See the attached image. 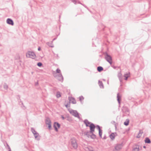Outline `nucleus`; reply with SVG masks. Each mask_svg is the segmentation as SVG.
<instances>
[{
	"instance_id": "f257e3e1",
	"label": "nucleus",
	"mask_w": 151,
	"mask_h": 151,
	"mask_svg": "<svg viewBox=\"0 0 151 151\" xmlns=\"http://www.w3.org/2000/svg\"><path fill=\"white\" fill-rule=\"evenodd\" d=\"M83 122L86 127H90V131L91 133H93L94 132L95 129L96 127V126L94 124L91 122H89L87 119H85L83 121Z\"/></svg>"
},
{
	"instance_id": "f03ea898",
	"label": "nucleus",
	"mask_w": 151,
	"mask_h": 151,
	"mask_svg": "<svg viewBox=\"0 0 151 151\" xmlns=\"http://www.w3.org/2000/svg\"><path fill=\"white\" fill-rule=\"evenodd\" d=\"M105 55V60L111 65L112 63V59L111 55H109L107 52H106L104 53Z\"/></svg>"
},
{
	"instance_id": "7ed1b4c3",
	"label": "nucleus",
	"mask_w": 151,
	"mask_h": 151,
	"mask_svg": "<svg viewBox=\"0 0 151 151\" xmlns=\"http://www.w3.org/2000/svg\"><path fill=\"white\" fill-rule=\"evenodd\" d=\"M124 145L123 142L121 144H117L114 146V149L113 151H119L121 150Z\"/></svg>"
},
{
	"instance_id": "20e7f679",
	"label": "nucleus",
	"mask_w": 151,
	"mask_h": 151,
	"mask_svg": "<svg viewBox=\"0 0 151 151\" xmlns=\"http://www.w3.org/2000/svg\"><path fill=\"white\" fill-rule=\"evenodd\" d=\"M27 57L34 59L36 57V55L33 52L28 51L26 54Z\"/></svg>"
},
{
	"instance_id": "39448f33",
	"label": "nucleus",
	"mask_w": 151,
	"mask_h": 151,
	"mask_svg": "<svg viewBox=\"0 0 151 151\" xmlns=\"http://www.w3.org/2000/svg\"><path fill=\"white\" fill-rule=\"evenodd\" d=\"M69 111L70 113L73 115L78 118L79 119H80V118L79 116L78 113L76 110H74L71 109L70 111Z\"/></svg>"
},
{
	"instance_id": "423d86ee",
	"label": "nucleus",
	"mask_w": 151,
	"mask_h": 151,
	"mask_svg": "<svg viewBox=\"0 0 151 151\" xmlns=\"http://www.w3.org/2000/svg\"><path fill=\"white\" fill-rule=\"evenodd\" d=\"M132 151H139L142 149V147L137 145H134L132 147Z\"/></svg>"
},
{
	"instance_id": "0eeeda50",
	"label": "nucleus",
	"mask_w": 151,
	"mask_h": 151,
	"mask_svg": "<svg viewBox=\"0 0 151 151\" xmlns=\"http://www.w3.org/2000/svg\"><path fill=\"white\" fill-rule=\"evenodd\" d=\"M54 76L59 81H60L61 82H63V78L61 73L55 76L54 75Z\"/></svg>"
},
{
	"instance_id": "6e6552de",
	"label": "nucleus",
	"mask_w": 151,
	"mask_h": 151,
	"mask_svg": "<svg viewBox=\"0 0 151 151\" xmlns=\"http://www.w3.org/2000/svg\"><path fill=\"white\" fill-rule=\"evenodd\" d=\"M96 127L99 130V137L100 138H102V130L101 129V128H102V127H100L99 125H96Z\"/></svg>"
},
{
	"instance_id": "1a4fd4ad",
	"label": "nucleus",
	"mask_w": 151,
	"mask_h": 151,
	"mask_svg": "<svg viewBox=\"0 0 151 151\" xmlns=\"http://www.w3.org/2000/svg\"><path fill=\"white\" fill-rule=\"evenodd\" d=\"M60 124L57 122H55L54 123L53 127L56 132H58V128L57 127L59 128L60 127Z\"/></svg>"
},
{
	"instance_id": "9d476101",
	"label": "nucleus",
	"mask_w": 151,
	"mask_h": 151,
	"mask_svg": "<svg viewBox=\"0 0 151 151\" xmlns=\"http://www.w3.org/2000/svg\"><path fill=\"white\" fill-rule=\"evenodd\" d=\"M7 24H9L13 26L14 25V23L13 20L10 18H8L6 21Z\"/></svg>"
},
{
	"instance_id": "9b49d317",
	"label": "nucleus",
	"mask_w": 151,
	"mask_h": 151,
	"mask_svg": "<svg viewBox=\"0 0 151 151\" xmlns=\"http://www.w3.org/2000/svg\"><path fill=\"white\" fill-rule=\"evenodd\" d=\"M71 145L75 149H76L78 147V144L77 142H71Z\"/></svg>"
},
{
	"instance_id": "f8f14e48",
	"label": "nucleus",
	"mask_w": 151,
	"mask_h": 151,
	"mask_svg": "<svg viewBox=\"0 0 151 151\" xmlns=\"http://www.w3.org/2000/svg\"><path fill=\"white\" fill-rule=\"evenodd\" d=\"M117 100L118 101V103L120 105V102L121 101V95H120L119 93H118L117 94Z\"/></svg>"
},
{
	"instance_id": "ddd939ff",
	"label": "nucleus",
	"mask_w": 151,
	"mask_h": 151,
	"mask_svg": "<svg viewBox=\"0 0 151 151\" xmlns=\"http://www.w3.org/2000/svg\"><path fill=\"white\" fill-rule=\"evenodd\" d=\"M115 134H116V133H112L109 135V137L112 140H113L115 138Z\"/></svg>"
},
{
	"instance_id": "4468645a",
	"label": "nucleus",
	"mask_w": 151,
	"mask_h": 151,
	"mask_svg": "<svg viewBox=\"0 0 151 151\" xmlns=\"http://www.w3.org/2000/svg\"><path fill=\"white\" fill-rule=\"evenodd\" d=\"M33 134L35 139H36L37 140H39L40 139V137L39 134L37 132Z\"/></svg>"
},
{
	"instance_id": "2eb2a0df",
	"label": "nucleus",
	"mask_w": 151,
	"mask_h": 151,
	"mask_svg": "<svg viewBox=\"0 0 151 151\" xmlns=\"http://www.w3.org/2000/svg\"><path fill=\"white\" fill-rule=\"evenodd\" d=\"M4 145L5 146L6 148V149L9 150V151H11V149L8 145V144L6 142L4 144Z\"/></svg>"
},
{
	"instance_id": "dca6fc26",
	"label": "nucleus",
	"mask_w": 151,
	"mask_h": 151,
	"mask_svg": "<svg viewBox=\"0 0 151 151\" xmlns=\"http://www.w3.org/2000/svg\"><path fill=\"white\" fill-rule=\"evenodd\" d=\"M71 1L75 4H76L77 3L80 4L81 5L82 4L81 3V2L78 0H72Z\"/></svg>"
},
{
	"instance_id": "f3484780",
	"label": "nucleus",
	"mask_w": 151,
	"mask_h": 151,
	"mask_svg": "<svg viewBox=\"0 0 151 151\" xmlns=\"http://www.w3.org/2000/svg\"><path fill=\"white\" fill-rule=\"evenodd\" d=\"M97 70L99 72H101L103 70V68L102 67L99 66L97 67Z\"/></svg>"
},
{
	"instance_id": "a211bd4d",
	"label": "nucleus",
	"mask_w": 151,
	"mask_h": 151,
	"mask_svg": "<svg viewBox=\"0 0 151 151\" xmlns=\"http://www.w3.org/2000/svg\"><path fill=\"white\" fill-rule=\"evenodd\" d=\"M129 120L128 119H126L125 121L124 122V124L126 126H127L129 124Z\"/></svg>"
},
{
	"instance_id": "6ab92c4d",
	"label": "nucleus",
	"mask_w": 151,
	"mask_h": 151,
	"mask_svg": "<svg viewBox=\"0 0 151 151\" xmlns=\"http://www.w3.org/2000/svg\"><path fill=\"white\" fill-rule=\"evenodd\" d=\"M99 84L100 88H103L104 87L103 83L102 81H99Z\"/></svg>"
},
{
	"instance_id": "aec40b11",
	"label": "nucleus",
	"mask_w": 151,
	"mask_h": 151,
	"mask_svg": "<svg viewBox=\"0 0 151 151\" xmlns=\"http://www.w3.org/2000/svg\"><path fill=\"white\" fill-rule=\"evenodd\" d=\"M56 96V97L58 98L61 97V95L60 92L59 91L57 92Z\"/></svg>"
},
{
	"instance_id": "412c9836",
	"label": "nucleus",
	"mask_w": 151,
	"mask_h": 151,
	"mask_svg": "<svg viewBox=\"0 0 151 151\" xmlns=\"http://www.w3.org/2000/svg\"><path fill=\"white\" fill-rule=\"evenodd\" d=\"M84 134L86 135L88 137L89 136H90V134H91V132L89 131L85 132H84Z\"/></svg>"
},
{
	"instance_id": "4be33fe9",
	"label": "nucleus",
	"mask_w": 151,
	"mask_h": 151,
	"mask_svg": "<svg viewBox=\"0 0 151 151\" xmlns=\"http://www.w3.org/2000/svg\"><path fill=\"white\" fill-rule=\"evenodd\" d=\"M4 88L5 89L7 90L8 88V85L6 83H4Z\"/></svg>"
},
{
	"instance_id": "5701e85b",
	"label": "nucleus",
	"mask_w": 151,
	"mask_h": 151,
	"mask_svg": "<svg viewBox=\"0 0 151 151\" xmlns=\"http://www.w3.org/2000/svg\"><path fill=\"white\" fill-rule=\"evenodd\" d=\"M71 103L73 104H76V101L75 99L72 97L71 99Z\"/></svg>"
},
{
	"instance_id": "b1692460",
	"label": "nucleus",
	"mask_w": 151,
	"mask_h": 151,
	"mask_svg": "<svg viewBox=\"0 0 151 151\" xmlns=\"http://www.w3.org/2000/svg\"><path fill=\"white\" fill-rule=\"evenodd\" d=\"M91 135H90V136L91 137V138H92V139H95V138H96V135L94 134H93V133H91Z\"/></svg>"
},
{
	"instance_id": "393cba45",
	"label": "nucleus",
	"mask_w": 151,
	"mask_h": 151,
	"mask_svg": "<svg viewBox=\"0 0 151 151\" xmlns=\"http://www.w3.org/2000/svg\"><path fill=\"white\" fill-rule=\"evenodd\" d=\"M45 123L46 124H47L49 123H51V122L49 119H47L46 120Z\"/></svg>"
},
{
	"instance_id": "a878e982",
	"label": "nucleus",
	"mask_w": 151,
	"mask_h": 151,
	"mask_svg": "<svg viewBox=\"0 0 151 151\" xmlns=\"http://www.w3.org/2000/svg\"><path fill=\"white\" fill-rule=\"evenodd\" d=\"M124 77L125 78L124 79L125 80H127L128 78L129 77V76L127 73H126L124 75Z\"/></svg>"
},
{
	"instance_id": "bb28decb",
	"label": "nucleus",
	"mask_w": 151,
	"mask_h": 151,
	"mask_svg": "<svg viewBox=\"0 0 151 151\" xmlns=\"http://www.w3.org/2000/svg\"><path fill=\"white\" fill-rule=\"evenodd\" d=\"M21 104L22 105V106H21V107L24 110H25L26 109V107L24 106V105L23 102H22V101H21Z\"/></svg>"
},
{
	"instance_id": "cd10ccee",
	"label": "nucleus",
	"mask_w": 151,
	"mask_h": 151,
	"mask_svg": "<svg viewBox=\"0 0 151 151\" xmlns=\"http://www.w3.org/2000/svg\"><path fill=\"white\" fill-rule=\"evenodd\" d=\"M31 131L32 132V133H33V134H35V133H36L37 132L35 130V129L33 128L32 127L31 128Z\"/></svg>"
},
{
	"instance_id": "c85d7f7f",
	"label": "nucleus",
	"mask_w": 151,
	"mask_h": 151,
	"mask_svg": "<svg viewBox=\"0 0 151 151\" xmlns=\"http://www.w3.org/2000/svg\"><path fill=\"white\" fill-rule=\"evenodd\" d=\"M144 142H151L150 139L148 137H146Z\"/></svg>"
},
{
	"instance_id": "c756f323",
	"label": "nucleus",
	"mask_w": 151,
	"mask_h": 151,
	"mask_svg": "<svg viewBox=\"0 0 151 151\" xmlns=\"http://www.w3.org/2000/svg\"><path fill=\"white\" fill-rule=\"evenodd\" d=\"M47 125H48V128L49 130H50L51 129H52V126L51 125V123H49L48 124H47Z\"/></svg>"
},
{
	"instance_id": "7c9ffc66",
	"label": "nucleus",
	"mask_w": 151,
	"mask_h": 151,
	"mask_svg": "<svg viewBox=\"0 0 151 151\" xmlns=\"http://www.w3.org/2000/svg\"><path fill=\"white\" fill-rule=\"evenodd\" d=\"M37 65L39 67H41L42 65V63L41 62H39L37 63Z\"/></svg>"
},
{
	"instance_id": "2f4dec72",
	"label": "nucleus",
	"mask_w": 151,
	"mask_h": 151,
	"mask_svg": "<svg viewBox=\"0 0 151 151\" xmlns=\"http://www.w3.org/2000/svg\"><path fill=\"white\" fill-rule=\"evenodd\" d=\"M79 100L81 102V101L84 99V97L83 96H81L79 97Z\"/></svg>"
},
{
	"instance_id": "473e14b6",
	"label": "nucleus",
	"mask_w": 151,
	"mask_h": 151,
	"mask_svg": "<svg viewBox=\"0 0 151 151\" xmlns=\"http://www.w3.org/2000/svg\"><path fill=\"white\" fill-rule=\"evenodd\" d=\"M56 72L57 73H60V70L59 68H57L56 70Z\"/></svg>"
},
{
	"instance_id": "72a5a7b5",
	"label": "nucleus",
	"mask_w": 151,
	"mask_h": 151,
	"mask_svg": "<svg viewBox=\"0 0 151 151\" xmlns=\"http://www.w3.org/2000/svg\"><path fill=\"white\" fill-rule=\"evenodd\" d=\"M141 135H141L140 133H138L137 135V137L138 138H140Z\"/></svg>"
},
{
	"instance_id": "f704fd0d",
	"label": "nucleus",
	"mask_w": 151,
	"mask_h": 151,
	"mask_svg": "<svg viewBox=\"0 0 151 151\" xmlns=\"http://www.w3.org/2000/svg\"><path fill=\"white\" fill-rule=\"evenodd\" d=\"M120 82L122 81V77L118 78Z\"/></svg>"
},
{
	"instance_id": "c9c22d12",
	"label": "nucleus",
	"mask_w": 151,
	"mask_h": 151,
	"mask_svg": "<svg viewBox=\"0 0 151 151\" xmlns=\"http://www.w3.org/2000/svg\"><path fill=\"white\" fill-rule=\"evenodd\" d=\"M118 78L122 77V74L120 73H118Z\"/></svg>"
},
{
	"instance_id": "e433bc0d",
	"label": "nucleus",
	"mask_w": 151,
	"mask_h": 151,
	"mask_svg": "<svg viewBox=\"0 0 151 151\" xmlns=\"http://www.w3.org/2000/svg\"><path fill=\"white\" fill-rule=\"evenodd\" d=\"M92 147H90L89 148H88V149L89 150V151H94L92 150Z\"/></svg>"
},
{
	"instance_id": "4c0bfd02",
	"label": "nucleus",
	"mask_w": 151,
	"mask_h": 151,
	"mask_svg": "<svg viewBox=\"0 0 151 151\" xmlns=\"http://www.w3.org/2000/svg\"><path fill=\"white\" fill-rule=\"evenodd\" d=\"M106 138H107V137H106V134H104L103 137V138L102 137L101 138H102V139H106Z\"/></svg>"
},
{
	"instance_id": "58836bf2",
	"label": "nucleus",
	"mask_w": 151,
	"mask_h": 151,
	"mask_svg": "<svg viewBox=\"0 0 151 151\" xmlns=\"http://www.w3.org/2000/svg\"><path fill=\"white\" fill-rule=\"evenodd\" d=\"M143 133V132L142 130H140L139 131V132L138 133H140L141 135H142V134Z\"/></svg>"
},
{
	"instance_id": "ea45409f",
	"label": "nucleus",
	"mask_w": 151,
	"mask_h": 151,
	"mask_svg": "<svg viewBox=\"0 0 151 151\" xmlns=\"http://www.w3.org/2000/svg\"><path fill=\"white\" fill-rule=\"evenodd\" d=\"M83 6L85 7L87 9H88V8L85 4H82Z\"/></svg>"
},
{
	"instance_id": "a19ab883",
	"label": "nucleus",
	"mask_w": 151,
	"mask_h": 151,
	"mask_svg": "<svg viewBox=\"0 0 151 151\" xmlns=\"http://www.w3.org/2000/svg\"><path fill=\"white\" fill-rule=\"evenodd\" d=\"M111 66L114 69H116L117 68V67L113 65H111Z\"/></svg>"
},
{
	"instance_id": "79ce46f5",
	"label": "nucleus",
	"mask_w": 151,
	"mask_h": 151,
	"mask_svg": "<svg viewBox=\"0 0 151 151\" xmlns=\"http://www.w3.org/2000/svg\"><path fill=\"white\" fill-rule=\"evenodd\" d=\"M61 116V118H62V119L64 120L65 119V118L63 116V115H62Z\"/></svg>"
},
{
	"instance_id": "37998d69",
	"label": "nucleus",
	"mask_w": 151,
	"mask_h": 151,
	"mask_svg": "<svg viewBox=\"0 0 151 151\" xmlns=\"http://www.w3.org/2000/svg\"><path fill=\"white\" fill-rule=\"evenodd\" d=\"M18 96L19 97V103H21V101H21V100L20 99V96L19 95Z\"/></svg>"
},
{
	"instance_id": "c03bdc74",
	"label": "nucleus",
	"mask_w": 151,
	"mask_h": 151,
	"mask_svg": "<svg viewBox=\"0 0 151 151\" xmlns=\"http://www.w3.org/2000/svg\"><path fill=\"white\" fill-rule=\"evenodd\" d=\"M41 50V48L40 47H39L38 48V51H40Z\"/></svg>"
},
{
	"instance_id": "a18cd8bd",
	"label": "nucleus",
	"mask_w": 151,
	"mask_h": 151,
	"mask_svg": "<svg viewBox=\"0 0 151 151\" xmlns=\"http://www.w3.org/2000/svg\"><path fill=\"white\" fill-rule=\"evenodd\" d=\"M65 107L67 108H68V104H67L66 105H65Z\"/></svg>"
},
{
	"instance_id": "49530a36",
	"label": "nucleus",
	"mask_w": 151,
	"mask_h": 151,
	"mask_svg": "<svg viewBox=\"0 0 151 151\" xmlns=\"http://www.w3.org/2000/svg\"><path fill=\"white\" fill-rule=\"evenodd\" d=\"M56 39H57V37H55V38H54V39H53V40H52V41H54V40H55Z\"/></svg>"
},
{
	"instance_id": "de8ad7c7",
	"label": "nucleus",
	"mask_w": 151,
	"mask_h": 151,
	"mask_svg": "<svg viewBox=\"0 0 151 151\" xmlns=\"http://www.w3.org/2000/svg\"><path fill=\"white\" fill-rule=\"evenodd\" d=\"M38 84V82H37V83H36L35 84V85L36 86Z\"/></svg>"
},
{
	"instance_id": "09e8293b",
	"label": "nucleus",
	"mask_w": 151,
	"mask_h": 151,
	"mask_svg": "<svg viewBox=\"0 0 151 151\" xmlns=\"http://www.w3.org/2000/svg\"><path fill=\"white\" fill-rule=\"evenodd\" d=\"M143 148H146V146H143Z\"/></svg>"
},
{
	"instance_id": "8fccbe9b",
	"label": "nucleus",
	"mask_w": 151,
	"mask_h": 151,
	"mask_svg": "<svg viewBox=\"0 0 151 151\" xmlns=\"http://www.w3.org/2000/svg\"><path fill=\"white\" fill-rule=\"evenodd\" d=\"M145 143H151V142H145Z\"/></svg>"
},
{
	"instance_id": "3c124183",
	"label": "nucleus",
	"mask_w": 151,
	"mask_h": 151,
	"mask_svg": "<svg viewBox=\"0 0 151 151\" xmlns=\"http://www.w3.org/2000/svg\"><path fill=\"white\" fill-rule=\"evenodd\" d=\"M49 46L50 47H53V46H50V45H49Z\"/></svg>"
},
{
	"instance_id": "603ef678",
	"label": "nucleus",
	"mask_w": 151,
	"mask_h": 151,
	"mask_svg": "<svg viewBox=\"0 0 151 151\" xmlns=\"http://www.w3.org/2000/svg\"><path fill=\"white\" fill-rule=\"evenodd\" d=\"M49 42H47V45H49V44H49Z\"/></svg>"
}]
</instances>
